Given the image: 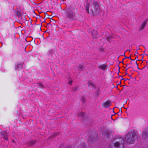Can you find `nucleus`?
I'll return each mask as SVG.
<instances>
[{
    "instance_id": "9b49d317",
    "label": "nucleus",
    "mask_w": 148,
    "mask_h": 148,
    "mask_svg": "<svg viewBox=\"0 0 148 148\" xmlns=\"http://www.w3.org/2000/svg\"><path fill=\"white\" fill-rule=\"evenodd\" d=\"M22 66V65L21 64H20L17 65V66H16L15 67V69H17L18 70L20 68H21Z\"/></svg>"
},
{
    "instance_id": "dca6fc26",
    "label": "nucleus",
    "mask_w": 148,
    "mask_h": 148,
    "mask_svg": "<svg viewBox=\"0 0 148 148\" xmlns=\"http://www.w3.org/2000/svg\"><path fill=\"white\" fill-rule=\"evenodd\" d=\"M39 86L40 88H42L43 87V86L42 85V84H39Z\"/></svg>"
},
{
    "instance_id": "423d86ee",
    "label": "nucleus",
    "mask_w": 148,
    "mask_h": 148,
    "mask_svg": "<svg viewBox=\"0 0 148 148\" xmlns=\"http://www.w3.org/2000/svg\"><path fill=\"white\" fill-rule=\"evenodd\" d=\"M92 37L94 38H95L98 36L97 32L95 30H93L92 32Z\"/></svg>"
},
{
    "instance_id": "a211bd4d",
    "label": "nucleus",
    "mask_w": 148,
    "mask_h": 148,
    "mask_svg": "<svg viewBox=\"0 0 148 148\" xmlns=\"http://www.w3.org/2000/svg\"><path fill=\"white\" fill-rule=\"evenodd\" d=\"M91 10L92 12V13L93 14L94 13V11L92 9H91Z\"/></svg>"
},
{
    "instance_id": "6e6552de",
    "label": "nucleus",
    "mask_w": 148,
    "mask_h": 148,
    "mask_svg": "<svg viewBox=\"0 0 148 148\" xmlns=\"http://www.w3.org/2000/svg\"><path fill=\"white\" fill-rule=\"evenodd\" d=\"M89 4L88 3H87L86 4V6L85 7V10L87 11V12L89 13Z\"/></svg>"
},
{
    "instance_id": "6ab92c4d",
    "label": "nucleus",
    "mask_w": 148,
    "mask_h": 148,
    "mask_svg": "<svg viewBox=\"0 0 148 148\" xmlns=\"http://www.w3.org/2000/svg\"><path fill=\"white\" fill-rule=\"evenodd\" d=\"M82 69V67L81 66V70ZM79 70H80V69H79Z\"/></svg>"
},
{
    "instance_id": "20e7f679",
    "label": "nucleus",
    "mask_w": 148,
    "mask_h": 148,
    "mask_svg": "<svg viewBox=\"0 0 148 148\" xmlns=\"http://www.w3.org/2000/svg\"><path fill=\"white\" fill-rule=\"evenodd\" d=\"M111 105L110 102L109 101L104 102L103 104V106L105 108H107L109 107Z\"/></svg>"
},
{
    "instance_id": "0eeeda50",
    "label": "nucleus",
    "mask_w": 148,
    "mask_h": 148,
    "mask_svg": "<svg viewBox=\"0 0 148 148\" xmlns=\"http://www.w3.org/2000/svg\"><path fill=\"white\" fill-rule=\"evenodd\" d=\"M88 85L89 87L95 86V84L94 82L91 81H89L88 82Z\"/></svg>"
},
{
    "instance_id": "4468645a",
    "label": "nucleus",
    "mask_w": 148,
    "mask_h": 148,
    "mask_svg": "<svg viewBox=\"0 0 148 148\" xmlns=\"http://www.w3.org/2000/svg\"><path fill=\"white\" fill-rule=\"evenodd\" d=\"M72 81L71 80H70L68 82V84L70 85L72 84Z\"/></svg>"
},
{
    "instance_id": "1a4fd4ad",
    "label": "nucleus",
    "mask_w": 148,
    "mask_h": 148,
    "mask_svg": "<svg viewBox=\"0 0 148 148\" xmlns=\"http://www.w3.org/2000/svg\"><path fill=\"white\" fill-rule=\"evenodd\" d=\"M146 24V21H144L141 24L140 28L141 29H143L145 27V26Z\"/></svg>"
},
{
    "instance_id": "f03ea898",
    "label": "nucleus",
    "mask_w": 148,
    "mask_h": 148,
    "mask_svg": "<svg viewBox=\"0 0 148 148\" xmlns=\"http://www.w3.org/2000/svg\"><path fill=\"white\" fill-rule=\"evenodd\" d=\"M66 15L67 17L71 19H73L74 18V15L73 12L71 11L68 10L66 13Z\"/></svg>"
},
{
    "instance_id": "39448f33",
    "label": "nucleus",
    "mask_w": 148,
    "mask_h": 148,
    "mask_svg": "<svg viewBox=\"0 0 148 148\" xmlns=\"http://www.w3.org/2000/svg\"><path fill=\"white\" fill-rule=\"evenodd\" d=\"M98 67L99 69H101L102 70H105L107 69V66L106 64H103L99 65Z\"/></svg>"
},
{
    "instance_id": "7ed1b4c3",
    "label": "nucleus",
    "mask_w": 148,
    "mask_h": 148,
    "mask_svg": "<svg viewBox=\"0 0 148 148\" xmlns=\"http://www.w3.org/2000/svg\"><path fill=\"white\" fill-rule=\"evenodd\" d=\"M93 5L94 6L95 12H98L99 10V7L98 3L96 2H94L93 3Z\"/></svg>"
},
{
    "instance_id": "f3484780",
    "label": "nucleus",
    "mask_w": 148,
    "mask_h": 148,
    "mask_svg": "<svg viewBox=\"0 0 148 148\" xmlns=\"http://www.w3.org/2000/svg\"><path fill=\"white\" fill-rule=\"evenodd\" d=\"M49 56H50L51 57L50 58H51L52 57V53H50L49 54Z\"/></svg>"
},
{
    "instance_id": "f8f14e48",
    "label": "nucleus",
    "mask_w": 148,
    "mask_h": 148,
    "mask_svg": "<svg viewBox=\"0 0 148 148\" xmlns=\"http://www.w3.org/2000/svg\"><path fill=\"white\" fill-rule=\"evenodd\" d=\"M16 14L18 17H20L21 15V12L19 11L17 12Z\"/></svg>"
},
{
    "instance_id": "ddd939ff",
    "label": "nucleus",
    "mask_w": 148,
    "mask_h": 148,
    "mask_svg": "<svg viewBox=\"0 0 148 148\" xmlns=\"http://www.w3.org/2000/svg\"><path fill=\"white\" fill-rule=\"evenodd\" d=\"M3 138L5 140H8V139L6 135H4L3 136Z\"/></svg>"
},
{
    "instance_id": "aec40b11",
    "label": "nucleus",
    "mask_w": 148,
    "mask_h": 148,
    "mask_svg": "<svg viewBox=\"0 0 148 148\" xmlns=\"http://www.w3.org/2000/svg\"><path fill=\"white\" fill-rule=\"evenodd\" d=\"M108 132H107L106 133V136H108V134H107Z\"/></svg>"
},
{
    "instance_id": "2eb2a0df",
    "label": "nucleus",
    "mask_w": 148,
    "mask_h": 148,
    "mask_svg": "<svg viewBox=\"0 0 148 148\" xmlns=\"http://www.w3.org/2000/svg\"><path fill=\"white\" fill-rule=\"evenodd\" d=\"M84 112H82L80 114V115L79 116H84Z\"/></svg>"
},
{
    "instance_id": "9d476101",
    "label": "nucleus",
    "mask_w": 148,
    "mask_h": 148,
    "mask_svg": "<svg viewBox=\"0 0 148 148\" xmlns=\"http://www.w3.org/2000/svg\"><path fill=\"white\" fill-rule=\"evenodd\" d=\"M142 137L143 138H148V133H145V134L143 133V134Z\"/></svg>"
},
{
    "instance_id": "f257e3e1",
    "label": "nucleus",
    "mask_w": 148,
    "mask_h": 148,
    "mask_svg": "<svg viewBox=\"0 0 148 148\" xmlns=\"http://www.w3.org/2000/svg\"><path fill=\"white\" fill-rule=\"evenodd\" d=\"M137 136L133 130L129 132L126 136L122 140L121 143L116 142L113 145L110 144L108 148H123L124 145L126 143L132 144L137 139Z\"/></svg>"
}]
</instances>
